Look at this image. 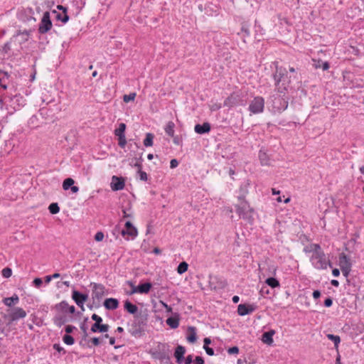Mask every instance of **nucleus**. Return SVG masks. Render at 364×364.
<instances>
[{
    "mask_svg": "<svg viewBox=\"0 0 364 364\" xmlns=\"http://www.w3.org/2000/svg\"><path fill=\"white\" fill-rule=\"evenodd\" d=\"M304 251L306 252H312L311 262L315 268L318 269L327 268L328 262L318 245L311 244L305 247Z\"/></svg>",
    "mask_w": 364,
    "mask_h": 364,
    "instance_id": "nucleus-1",
    "label": "nucleus"
},
{
    "mask_svg": "<svg viewBox=\"0 0 364 364\" xmlns=\"http://www.w3.org/2000/svg\"><path fill=\"white\" fill-rule=\"evenodd\" d=\"M239 203L235 205L236 212L240 218L249 222L253 220L254 209L250 207L245 199L238 200Z\"/></svg>",
    "mask_w": 364,
    "mask_h": 364,
    "instance_id": "nucleus-2",
    "label": "nucleus"
},
{
    "mask_svg": "<svg viewBox=\"0 0 364 364\" xmlns=\"http://www.w3.org/2000/svg\"><path fill=\"white\" fill-rule=\"evenodd\" d=\"M264 100L263 97H255L249 105V110L252 114H259L264 111Z\"/></svg>",
    "mask_w": 364,
    "mask_h": 364,
    "instance_id": "nucleus-3",
    "label": "nucleus"
},
{
    "mask_svg": "<svg viewBox=\"0 0 364 364\" xmlns=\"http://www.w3.org/2000/svg\"><path fill=\"white\" fill-rule=\"evenodd\" d=\"M338 264L341 267L343 274L346 277H348L350 272L351 263L350 259L344 253L339 255Z\"/></svg>",
    "mask_w": 364,
    "mask_h": 364,
    "instance_id": "nucleus-4",
    "label": "nucleus"
},
{
    "mask_svg": "<svg viewBox=\"0 0 364 364\" xmlns=\"http://www.w3.org/2000/svg\"><path fill=\"white\" fill-rule=\"evenodd\" d=\"M52 28V22L50 18L49 12L46 11L43 14L39 24L38 31L41 33H46Z\"/></svg>",
    "mask_w": 364,
    "mask_h": 364,
    "instance_id": "nucleus-5",
    "label": "nucleus"
},
{
    "mask_svg": "<svg viewBox=\"0 0 364 364\" xmlns=\"http://www.w3.org/2000/svg\"><path fill=\"white\" fill-rule=\"evenodd\" d=\"M27 314L22 308L16 307L10 310V312L7 315L10 322L17 321L20 318H23L26 316Z\"/></svg>",
    "mask_w": 364,
    "mask_h": 364,
    "instance_id": "nucleus-6",
    "label": "nucleus"
},
{
    "mask_svg": "<svg viewBox=\"0 0 364 364\" xmlns=\"http://www.w3.org/2000/svg\"><path fill=\"white\" fill-rule=\"evenodd\" d=\"M90 286L92 288V296L93 299L100 300L105 296V288L102 284L91 283Z\"/></svg>",
    "mask_w": 364,
    "mask_h": 364,
    "instance_id": "nucleus-7",
    "label": "nucleus"
},
{
    "mask_svg": "<svg viewBox=\"0 0 364 364\" xmlns=\"http://www.w3.org/2000/svg\"><path fill=\"white\" fill-rule=\"evenodd\" d=\"M124 226V229L122 230V235L123 236L127 235L132 239H134L137 236V229L132 224L130 221H127Z\"/></svg>",
    "mask_w": 364,
    "mask_h": 364,
    "instance_id": "nucleus-8",
    "label": "nucleus"
},
{
    "mask_svg": "<svg viewBox=\"0 0 364 364\" xmlns=\"http://www.w3.org/2000/svg\"><path fill=\"white\" fill-rule=\"evenodd\" d=\"M125 186L124 179L122 177H118L117 176H113L112 177L110 187L111 189L114 191H121L124 189Z\"/></svg>",
    "mask_w": 364,
    "mask_h": 364,
    "instance_id": "nucleus-9",
    "label": "nucleus"
},
{
    "mask_svg": "<svg viewBox=\"0 0 364 364\" xmlns=\"http://www.w3.org/2000/svg\"><path fill=\"white\" fill-rule=\"evenodd\" d=\"M256 306L254 304H240L237 306V313L240 316H245L255 311Z\"/></svg>",
    "mask_w": 364,
    "mask_h": 364,
    "instance_id": "nucleus-10",
    "label": "nucleus"
},
{
    "mask_svg": "<svg viewBox=\"0 0 364 364\" xmlns=\"http://www.w3.org/2000/svg\"><path fill=\"white\" fill-rule=\"evenodd\" d=\"M72 298L78 306L82 308L88 296L87 294H81L77 291H73Z\"/></svg>",
    "mask_w": 364,
    "mask_h": 364,
    "instance_id": "nucleus-11",
    "label": "nucleus"
},
{
    "mask_svg": "<svg viewBox=\"0 0 364 364\" xmlns=\"http://www.w3.org/2000/svg\"><path fill=\"white\" fill-rule=\"evenodd\" d=\"M104 306L108 310H114L119 306V301L117 299L109 298L104 301Z\"/></svg>",
    "mask_w": 364,
    "mask_h": 364,
    "instance_id": "nucleus-12",
    "label": "nucleus"
},
{
    "mask_svg": "<svg viewBox=\"0 0 364 364\" xmlns=\"http://www.w3.org/2000/svg\"><path fill=\"white\" fill-rule=\"evenodd\" d=\"M194 130L199 134L208 133L210 131V124L208 122H204L203 124H196Z\"/></svg>",
    "mask_w": 364,
    "mask_h": 364,
    "instance_id": "nucleus-13",
    "label": "nucleus"
},
{
    "mask_svg": "<svg viewBox=\"0 0 364 364\" xmlns=\"http://www.w3.org/2000/svg\"><path fill=\"white\" fill-rule=\"evenodd\" d=\"M274 334H275L274 330H270L269 331L264 332L262 336V341L265 344L271 346L274 342L273 336Z\"/></svg>",
    "mask_w": 364,
    "mask_h": 364,
    "instance_id": "nucleus-14",
    "label": "nucleus"
},
{
    "mask_svg": "<svg viewBox=\"0 0 364 364\" xmlns=\"http://www.w3.org/2000/svg\"><path fill=\"white\" fill-rule=\"evenodd\" d=\"M238 102V95L233 93L231 94L228 97H227L224 101V106L228 107H232L237 105Z\"/></svg>",
    "mask_w": 364,
    "mask_h": 364,
    "instance_id": "nucleus-15",
    "label": "nucleus"
},
{
    "mask_svg": "<svg viewBox=\"0 0 364 364\" xmlns=\"http://www.w3.org/2000/svg\"><path fill=\"white\" fill-rule=\"evenodd\" d=\"M185 352H186V350H185L184 347L181 346H178L176 348L174 355H175V358H176V362L178 363H183V361L184 360L183 356H184Z\"/></svg>",
    "mask_w": 364,
    "mask_h": 364,
    "instance_id": "nucleus-16",
    "label": "nucleus"
},
{
    "mask_svg": "<svg viewBox=\"0 0 364 364\" xmlns=\"http://www.w3.org/2000/svg\"><path fill=\"white\" fill-rule=\"evenodd\" d=\"M249 181H245L240 187V195L237 196L238 200L245 199V196L248 193V189L250 187Z\"/></svg>",
    "mask_w": 364,
    "mask_h": 364,
    "instance_id": "nucleus-17",
    "label": "nucleus"
},
{
    "mask_svg": "<svg viewBox=\"0 0 364 364\" xmlns=\"http://www.w3.org/2000/svg\"><path fill=\"white\" fill-rule=\"evenodd\" d=\"M109 326L107 324L94 323L91 327V331L93 333L108 331Z\"/></svg>",
    "mask_w": 364,
    "mask_h": 364,
    "instance_id": "nucleus-18",
    "label": "nucleus"
},
{
    "mask_svg": "<svg viewBox=\"0 0 364 364\" xmlns=\"http://www.w3.org/2000/svg\"><path fill=\"white\" fill-rule=\"evenodd\" d=\"M18 301L19 298L17 294H14L11 297H6L3 299V303L9 307H11L12 306L18 304Z\"/></svg>",
    "mask_w": 364,
    "mask_h": 364,
    "instance_id": "nucleus-19",
    "label": "nucleus"
},
{
    "mask_svg": "<svg viewBox=\"0 0 364 364\" xmlns=\"http://www.w3.org/2000/svg\"><path fill=\"white\" fill-rule=\"evenodd\" d=\"M197 336H196V329L193 326H190L188 328V336H187V341L189 343H193L196 341Z\"/></svg>",
    "mask_w": 364,
    "mask_h": 364,
    "instance_id": "nucleus-20",
    "label": "nucleus"
},
{
    "mask_svg": "<svg viewBox=\"0 0 364 364\" xmlns=\"http://www.w3.org/2000/svg\"><path fill=\"white\" fill-rule=\"evenodd\" d=\"M152 287V284L149 282L141 284L138 285L139 294H148Z\"/></svg>",
    "mask_w": 364,
    "mask_h": 364,
    "instance_id": "nucleus-21",
    "label": "nucleus"
},
{
    "mask_svg": "<svg viewBox=\"0 0 364 364\" xmlns=\"http://www.w3.org/2000/svg\"><path fill=\"white\" fill-rule=\"evenodd\" d=\"M174 128H175V124L171 121L168 122L164 128L166 134L167 135H168L169 136L173 137L174 132H175Z\"/></svg>",
    "mask_w": 364,
    "mask_h": 364,
    "instance_id": "nucleus-22",
    "label": "nucleus"
},
{
    "mask_svg": "<svg viewBox=\"0 0 364 364\" xmlns=\"http://www.w3.org/2000/svg\"><path fill=\"white\" fill-rule=\"evenodd\" d=\"M124 309L132 314H134L138 311V308L136 305L132 304L129 301L124 302Z\"/></svg>",
    "mask_w": 364,
    "mask_h": 364,
    "instance_id": "nucleus-23",
    "label": "nucleus"
},
{
    "mask_svg": "<svg viewBox=\"0 0 364 364\" xmlns=\"http://www.w3.org/2000/svg\"><path fill=\"white\" fill-rule=\"evenodd\" d=\"M265 283L272 288L280 287L279 282L274 277L267 278L265 281Z\"/></svg>",
    "mask_w": 364,
    "mask_h": 364,
    "instance_id": "nucleus-24",
    "label": "nucleus"
},
{
    "mask_svg": "<svg viewBox=\"0 0 364 364\" xmlns=\"http://www.w3.org/2000/svg\"><path fill=\"white\" fill-rule=\"evenodd\" d=\"M166 323L172 328H176L179 326L178 319L173 317L168 318Z\"/></svg>",
    "mask_w": 364,
    "mask_h": 364,
    "instance_id": "nucleus-25",
    "label": "nucleus"
},
{
    "mask_svg": "<svg viewBox=\"0 0 364 364\" xmlns=\"http://www.w3.org/2000/svg\"><path fill=\"white\" fill-rule=\"evenodd\" d=\"M283 75L284 73L282 72V69L277 68L275 74L274 75V79L275 80L276 85H279Z\"/></svg>",
    "mask_w": 364,
    "mask_h": 364,
    "instance_id": "nucleus-26",
    "label": "nucleus"
},
{
    "mask_svg": "<svg viewBox=\"0 0 364 364\" xmlns=\"http://www.w3.org/2000/svg\"><path fill=\"white\" fill-rule=\"evenodd\" d=\"M153 139L154 135L151 133H147L144 140V145L145 146H151L153 145Z\"/></svg>",
    "mask_w": 364,
    "mask_h": 364,
    "instance_id": "nucleus-27",
    "label": "nucleus"
},
{
    "mask_svg": "<svg viewBox=\"0 0 364 364\" xmlns=\"http://www.w3.org/2000/svg\"><path fill=\"white\" fill-rule=\"evenodd\" d=\"M188 264L186 262H181L177 267V272L179 274L185 273L188 270Z\"/></svg>",
    "mask_w": 364,
    "mask_h": 364,
    "instance_id": "nucleus-28",
    "label": "nucleus"
},
{
    "mask_svg": "<svg viewBox=\"0 0 364 364\" xmlns=\"http://www.w3.org/2000/svg\"><path fill=\"white\" fill-rule=\"evenodd\" d=\"M74 183L75 181L73 178H68L65 180H64L63 183V188L65 191H67L73 186Z\"/></svg>",
    "mask_w": 364,
    "mask_h": 364,
    "instance_id": "nucleus-29",
    "label": "nucleus"
},
{
    "mask_svg": "<svg viewBox=\"0 0 364 364\" xmlns=\"http://www.w3.org/2000/svg\"><path fill=\"white\" fill-rule=\"evenodd\" d=\"M125 129H126V124L124 123L119 124V127L117 129H115V131H114L115 135L117 136L125 135L124 134Z\"/></svg>",
    "mask_w": 364,
    "mask_h": 364,
    "instance_id": "nucleus-30",
    "label": "nucleus"
},
{
    "mask_svg": "<svg viewBox=\"0 0 364 364\" xmlns=\"http://www.w3.org/2000/svg\"><path fill=\"white\" fill-rule=\"evenodd\" d=\"M135 166L138 167V168H139L138 174L139 176L140 180L144 181H147V179H148L147 174H146V173L145 171H141V164H136Z\"/></svg>",
    "mask_w": 364,
    "mask_h": 364,
    "instance_id": "nucleus-31",
    "label": "nucleus"
},
{
    "mask_svg": "<svg viewBox=\"0 0 364 364\" xmlns=\"http://www.w3.org/2000/svg\"><path fill=\"white\" fill-rule=\"evenodd\" d=\"M63 342L66 344V345H68V346H71L73 344H74L75 343V340L74 338H73V336L68 335V334H65L63 337Z\"/></svg>",
    "mask_w": 364,
    "mask_h": 364,
    "instance_id": "nucleus-32",
    "label": "nucleus"
},
{
    "mask_svg": "<svg viewBox=\"0 0 364 364\" xmlns=\"http://www.w3.org/2000/svg\"><path fill=\"white\" fill-rule=\"evenodd\" d=\"M48 210L50 213L57 214L60 211V208H59L58 203H53L49 205Z\"/></svg>",
    "mask_w": 364,
    "mask_h": 364,
    "instance_id": "nucleus-33",
    "label": "nucleus"
},
{
    "mask_svg": "<svg viewBox=\"0 0 364 364\" xmlns=\"http://www.w3.org/2000/svg\"><path fill=\"white\" fill-rule=\"evenodd\" d=\"M327 337L329 340L332 341L334 343V344L336 347L338 346L339 343L341 342V339L338 336H335L333 334H328Z\"/></svg>",
    "mask_w": 364,
    "mask_h": 364,
    "instance_id": "nucleus-34",
    "label": "nucleus"
},
{
    "mask_svg": "<svg viewBox=\"0 0 364 364\" xmlns=\"http://www.w3.org/2000/svg\"><path fill=\"white\" fill-rule=\"evenodd\" d=\"M135 97H136V93L132 92V93H130L129 95H124L123 100L125 102H129L130 101L134 100Z\"/></svg>",
    "mask_w": 364,
    "mask_h": 364,
    "instance_id": "nucleus-35",
    "label": "nucleus"
},
{
    "mask_svg": "<svg viewBox=\"0 0 364 364\" xmlns=\"http://www.w3.org/2000/svg\"><path fill=\"white\" fill-rule=\"evenodd\" d=\"M12 271L10 268H4L2 270V276L5 278H9L11 276Z\"/></svg>",
    "mask_w": 364,
    "mask_h": 364,
    "instance_id": "nucleus-36",
    "label": "nucleus"
},
{
    "mask_svg": "<svg viewBox=\"0 0 364 364\" xmlns=\"http://www.w3.org/2000/svg\"><path fill=\"white\" fill-rule=\"evenodd\" d=\"M119 145L121 147H124L125 144H127L126 137L125 135L119 136Z\"/></svg>",
    "mask_w": 364,
    "mask_h": 364,
    "instance_id": "nucleus-37",
    "label": "nucleus"
},
{
    "mask_svg": "<svg viewBox=\"0 0 364 364\" xmlns=\"http://www.w3.org/2000/svg\"><path fill=\"white\" fill-rule=\"evenodd\" d=\"M57 18H58V19H59L60 21H61L64 23L68 22V21L69 19L68 16L65 13L64 14V15L63 16H61L60 14H58L57 15Z\"/></svg>",
    "mask_w": 364,
    "mask_h": 364,
    "instance_id": "nucleus-38",
    "label": "nucleus"
},
{
    "mask_svg": "<svg viewBox=\"0 0 364 364\" xmlns=\"http://www.w3.org/2000/svg\"><path fill=\"white\" fill-rule=\"evenodd\" d=\"M259 159L261 161V163L262 165H266L267 164V161L266 160V158H267V155L265 153H259Z\"/></svg>",
    "mask_w": 364,
    "mask_h": 364,
    "instance_id": "nucleus-39",
    "label": "nucleus"
},
{
    "mask_svg": "<svg viewBox=\"0 0 364 364\" xmlns=\"http://www.w3.org/2000/svg\"><path fill=\"white\" fill-rule=\"evenodd\" d=\"M91 318L93 321H95V323H101L102 321V318L95 314H92Z\"/></svg>",
    "mask_w": 364,
    "mask_h": 364,
    "instance_id": "nucleus-40",
    "label": "nucleus"
},
{
    "mask_svg": "<svg viewBox=\"0 0 364 364\" xmlns=\"http://www.w3.org/2000/svg\"><path fill=\"white\" fill-rule=\"evenodd\" d=\"M53 348L56 350L58 353H65V350L63 347L60 346V344L55 343L53 345Z\"/></svg>",
    "mask_w": 364,
    "mask_h": 364,
    "instance_id": "nucleus-41",
    "label": "nucleus"
},
{
    "mask_svg": "<svg viewBox=\"0 0 364 364\" xmlns=\"http://www.w3.org/2000/svg\"><path fill=\"white\" fill-rule=\"evenodd\" d=\"M96 241H102L104 239V234L102 232H97L95 236Z\"/></svg>",
    "mask_w": 364,
    "mask_h": 364,
    "instance_id": "nucleus-42",
    "label": "nucleus"
},
{
    "mask_svg": "<svg viewBox=\"0 0 364 364\" xmlns=\"http://www.w3.org/2000/svg\"><path fill=\"white\" fill-rule=\"evenodd\" d=\"M228 352L229 354H237L239 352V348L237 346H234V347L230 348L228 350Z\"/></svg>",
    "mask_w": 364,
    "mask_h": 364,
    "instance_id": "nucleus-43",
    "label": "nucleus"
},
{
    "mask_svg": "<svg viewBox=\"0 0 364 364\" xmlns=\"http://www.w3.org/2000/svg\"><path fill=\"white\" fill-rule=\"evenodd\" d=\"M204 350H205L206 353L209 355H214V350L213 348L208 347V346H203Z\"/></svg>",
    "mask_w": 364,
    "mask_h": 364,
    "instance_id": "nucleus-44",
    "label": "nucleus"
},
{
    "mask_svg": "<svg viewBox=\"0 0 364 364\" xmlns=\"http://www.w3.org/2000/svg\"><path fill=\"white\" fill-rule=\"evenodd\" d=\"M178 165V161L176 159H173L171 160V161H170V167L171 168H174L177 167Z\"/></svg>",
    "mask_w": 364,
    "mask_h": 364,
    "instance_id": "nucleus-45",
    "label": "nucleus"
},
{
    "mask_svg": "<svg viewBox=\"0 0 364 364\" xmlns=\"http://www.w3.org/2000/svg\"><path fill=\"white\" fill-rule=\"evenodd\" d=\"M160 304L165 308V309L166 310L167 312H171L172 311L171 307L170 306H168V304H166L163 301H160Z\"/></svg>",
    "mask_w": 364,
    "mask_h": 364,
    "instance_id": "nucleus-46",
    "label": "nucleus"
},
{
    "mask_svg": "<svg viewBox=\"0 0 364 364\" xmlns=\"http://www.w3.org/2000/svg\"><path fill=\"white\" fill-rule=\"evenodd\" d=\"M193 356L192 355H188L183 360L185 364H191L193 362Z\"/></svg>",
    "mask_w": 364,
    "mask_h": 364,
    "instance_id": "nucleus-47",
    "label": "nucleus"
},
{
    "mask_svg": "<svg viewBox=\"0 0 364 364\" xmlns=\"http://www.w3.org/2000/svg\"><path fill=\"white\" fill-rule=\"evenodd\" d=\"M75 329V327L73 326L68 325L65 327V330L67 333H70Z\"/></svg>",
    "mask_w": 364,
    "mask_h": 364,
    "instance_id": "nucleus-48",
    "label": "nucleus"
},
{
    "mask_svg": "<svg viewBox=\"0 0 364 364\" xmlns=\"http://www.w3.org/2000/svg\"><path fill=\"white\" fill-rule=\"evenodd\" d=\"M194 364H204V360L201 357L196 356L194 361Z\"/></svg>",
    "mask_w": 364,
    "mask_h": 364,
    "instance_id": "nucleus-49",
    "label": "nucleus"
},
{
    "mask_svg": "<svg viewBox=\"0 0 364 364\" xmlns=\"http://www.w3.org/2000/svg\"><path fill=\"white\" fill-rule=\"evenodd\" d=\"M132 286V290L129 292V294H134L136 293H139L138 286H134L133 284H131Z\"/></svg>",
    "mask_w": 364,
    "mask_h": 364,
    "instance_id": "nucleus-50",
    "label": "nucleus"
},
{
    "mask_svg": "<svg viewBox=\"0 0 364 364\" xmlns=\"http://www.w3.org/2000/svg\"><path fill=\"white\" fill-rule=\"evenodd\" d=\"M33 284L36 287H39L42 284V279L41 278H36L33 280Z\"/></svg>",
    "mask_w": 364,
    "mask_h": 364,
    "instance_id": "nucleus-51",
    "label": "nucleus"
},
{
    "mask_svg": "<svg viewBox=\"0 0 364 364\" xmlns=\"http://www.w3.org/2000/svg\"><path fill=\"white\" fill-rule=\"evenodd\" d=\"M333 304V301L331 298H327L325 301H324V305L326 307H330Z\"/></svg>",
    "mask_w": 364,
    "mask_h": 364,
    "instance_id": "nucleus-52",
    "label": "nucleus"
},
{
    "mask_svg": "<svg viewBox=\"0 0 364 364\" xmlns=\"http://www.w3.org/2000/svg\"><path fill=\"white\" fill-rule=\"evenodd\" d=\"M221 108V105L220 104H213V105H211L210 107V109L212 111H216V110H218Z\"/></svg>",
    "mask_w": 364,
    "mask_h": 364,
    "instance_id": "nucleus-53",
    "label": "nucleus"
},
{
    "mask_svg": "<svg viewBox=\"0 0 364 364\" xmlns=\"http://www.w3.org/2000/svg\"><path fill=\"white\" fill-rule=\"evenodd\" d=\"M173 141L175 144L179 145L181 142V139L178 136H173Z\"/></svg>",
    "mask_w": 364,
    "mask_h": 364,
    "instance_id": "nucleus-54",
    "label": "nucleus"
},
{
    "mask_svg": "<svg viewBox=\"0 0 364 364\" xmlns=\"http://www.w3.org/2000/svg\"><path fill=\"white\" fill-rule=\"evenodd\" d=\"M122 212H123V217L124 218H130V217H132V213L129 212V210H123Z\"/></svg>",
    "mask_w": 364,
    "mask_h": 364,
    "instance_id": "nucleus-55",
    "label": "nucleus"
},
{
    "mask_svg": "<svg viewBox=\"0 0 364 364\" xmlns=\"http://www.w3.org/2000/svg\"><path fill=\"white\" fill-rule=\"evenodd\" d=\"M321 296V292L318 291V290H315L314 292H313V297L316 299H318Z\"/></svg>",
    "mask_w": 364,
    "mask_h": 364,
    "instance_id": "nucleus-56",
    "label": "nucleus"
},
{
    "mask_svg": "<svg viewBox=\"0 0 364 364\" xmlns=\"http://www.w3.org/2000/svg\"><path fill=\"white\" fill-rule=\"evenodd\" d=\"M332 274H333L334 277H338V276L340 275V271H339V269H333V271H332Z\"/></svg>",
    "mask_w": 364,
    "mask_h": 364,
    "instance_id": "nucleus-57",
    "label": "nucleus"
},
{
    "mask_svg": "<svg viewBox=\"0 0 364 364\" xmlns=\"http://www.w3.org/2000/svg\"><path fill=\"white\" fill-rule=\"evenodd\" d=\"M203 342H204L203 346H208V345L211 343V340L209 338H205Z\"/></svg>",
    "mask_w": 364,
    "mask_h": 364,
    "instance_id": "nucleus-58",
    "label": "nucleus"
},
{
    "mask_svg": "<svg viewBox=\"0 0 364 364\" xmlns=\"http://www.w3.org/2000/svg\"><path fill=\"white\" fill-rule=\"evenodd\" d=\"M92 343L95 345V346H98L100 344V340L98 338H93L92 339Z\"/></svg>",
    "mask_w": 364,
    "mask_h": 364,
    "instance_id": "nucleus-59",
    "label": "nucleus"
},
{
    "mask_svg": "<svg viewBox=\"0 0 364 364\" xmlns=\"http://www.w3.org/2000/svg\"><path fill=\"white\" fill-rule=\"evenodd\" d=\"M329 68V64L327 62H324L322 65V69L323 70H327Z\"/></svg>",
    "mask_w": 364,
    "mask_h": 364,
    "instance_id": "nucleus-60",
    "label": "nucleus"
},
{
    "mask_svg": "<svg viewBox=\"0 0 364 364\" xmlns=\"http://www.w3.org/2000/svg\"><path fill=\"white\" fill-rule=\"evenodd\" d=\"M70 189H71V191H72L73 193H75L78 192V191H79V188H78L77 186H73L70 188Z\"/></svg>",
    "mask_w": 364,
    "mask_h": 364,
    "instance_id": "nucleus-61",
    "label": "nucleus"
},
{
    "mask_svg": "<svg viewBox=\"0 0 364 364\" xmlns=\"http://www.w3.org/2000/svg\"><path fill=\"white\" fill-rule=\"evenodd\" d=\"M53 279L52 275H48L45 277V282L48 284Z\"/></svg>",
    "mask_w": 364,
    "mask_h": 364,
    "instance_id": "nucleus-62",
    "label": "nucleus"
},
{
    "mask_svg": "<svg viewBox=\"0 0 364 364\" xmlns=\"http://www.w3.org/2000/svg\"><path fill=\"white\" fill-rule=\"evenodd\" d=\"M331 284H332L333 286L336 287H338V285H339V282H338V280H336V279H333V280H331Z\"/></svg>",
    "mask_w": 364,
    "mask_h": 364,
    "instance_id": "nucleus-63",
    "label": "nucleus"
},
{
    "mask_svg": "<svg viewBox=\"0 0 364 364\" xmlns=\"http://www.w3.org/2000/svg\"><path fill=\"white\" fill-rule=\"evenodd\" d=\"M242 31L244 32L247 36L250 35L249 29L245 27L242 28Z\"/></svg>",
    "mask_w": 364,
    "mask_h": 364,
    "instance_id": "nucleus-64",
    "label": "nucleus"
}]
</instances>
